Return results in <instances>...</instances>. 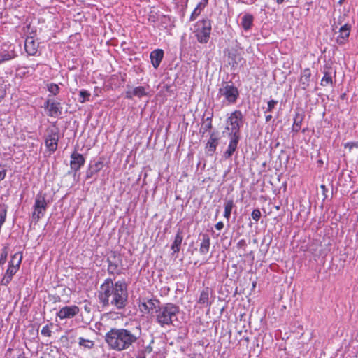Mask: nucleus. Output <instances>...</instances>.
Listing matches in <instances>:
<instances>
[{"label":"nucleus","mask_w":358,"mask_h":358,"mask_svg":"<svg viewBox=\"0 0 358 358\" xmlns=\"http://www.w3.org/2000/svg\"><path fill=\"white\" fill-rule=\"evenodd\" d=\"M98 298L103 307L113 306L121 310L128 303L127 285L123 280L113 282L111 278H108L100 286Z\"/></svg>","instance_id":"obj_1"},{"label":"nucleus","mask_w":358,"mask_h":358,"mask_svg":"<svg viewBox=\"0 0 358 358\" xmlns=\"http://www.w3.org/2000/svg\"><path fill=\"white\" fill-rule=\"evenodd\" d=\"M141 336V327L129 329L111 328L105 335V341L110 350L122 352L131 350Z\"/></svg>","instance_id":"obj_2"},{"label":"nucleus","mask_w":358,"mask_h":358,"mask_svg":"<svg viewBox=\"0 0 358 358\" xmlns=\"http://www.w3.org/2000/svg\"><path fill=\"white\" fill-rule=\"evenodd\" d=\"M243 115L241 110H236L232 112L226 120L224 131L227 132L229 143L224 156L226 159L230 158L238 148L241 138L240 129L243 124Z\"/></svg>","instance_id":"obj_3"},{"label":"nucleus","mask_w":358,"mask_h":358,"mask_svg":"<svg viewBox=\"0 0 358 358\" xmlns=\"http://www.w3.org/2000/svg\"><path fill=\"white\" fill-rule=\"evenodd\" d=\"M179 311V307L173 303L161 305L155 311L156 322L161 327H169L178 321Z\"/></svg>","instance_id":"obj_4"},{"label":"nucleus","mask_w":358,"mask_h":358,"mask_svg":"<svg viewBox=\"0 0 358 358\" xmlns=\"http://www.w3.org/2000/svg\"><path fill=\"white\" fill-rule=\"evenodd\" d=\"M217 96L223 98L222 101L223 105L230 106L237 102L240 92L232 82L223 81L219 85Z\"/></svg>","instance_id":"obj_5"},{"label":"nucleus","mask_w":358,"mask_h":358,"mask_svg":"<svg viewBox=\"0 0 358 358\" xmlns=\"http://www.w3.org/2000/svg\"><path fill=\"white\" fill-rule=\"evenodd\" d=\"M212 30V21L207 17L196 22L194 27V34L199 43L205 44L210 39Z\"/></svg>","instance_id":"obj_6"},{"label":"nucleus","mask_w":358,"mask_h":358,"mask_svg":"<svg viewBox=\"0 0 358 358\" xmlns=\"http://www.w3.org/2000/svg\"><path fill=\"white\" fill-rule=\"evenodd\" d=\"M108 268L107 271L109 275L114 277L124 273V265L122 256L115 252L111 251L107 257Z\"/></svg>","instance_id":"obj_7"},{"label":"nucleus","mask_w":358,"mask_h":358,"mask_svg":"<svg viewBox=\"0 0 358 358\" xmlns=\"http://www.w3.org/2000/svg\"><path fill=\"white\" fill-rule=\"evenodd\" d=\"M46 194L41 192L36 196L31 215L32 221L35 223H37L45 214L49 203V201L46 200Z\"/></svg>","instance_id":"obj_8"},{"label":"nucleus","mask_w":358,"mask_h":358,"mask_svg":"<svg viewBox=\"0 0 358 358\" xmlns=\"http://www.w3.org/2000/svg\"><path fill=\"white\" fill-rule=\"evenodd\" d=\"M22 259V256L20 253H15L12 256L11 260L9 262L8 268L1 281V285L6 286L10 283L13 276L16 273L20 267Z\"/></svg>","instance_id":"obj_9"},{"label":"nucleus","mask_w":358,"mask_h":358,"mask_svg":"<svg viewBox=\"0 0 358 358\" xmlns=\"http://www.w3.org/2000/svg\"><path fill=\"white\" fill-rule=\"evenodd\" d=\"M16 46L13 43H4L0 50V64L17 57Z\"/></svg>","instance_id":"obj_10"},{"label":"nucleus","mask_w":358,"mask_h":358,"mask_svg":"<svg viewBox=\"0 0 358 358\" xmlns=\"http://www.w3.org/2000/svg\"><path fill=\"white\" fill-rule=\"evenodd\" d=\"M45 139V146L50 152H55L57 148L59 141V131L57 128L50 129L47 131Z\"/></svg>","instance_id":"obj_11"},{"label":"nucleus","mask_w":358,"mask_h":358,"mask_svg":"<svg viewBox=\"0 0 358 358\" xmlns=\"http://www.w3.org/2000/svg\"><path fill=\"white\" fill-rule=\"evenodd\" d=\"M322 73L324 74L320 85L322 86H328L334 85V79L336 78V69L332 67L331 64L326 63L323 66Z\"/></svg>","instance_id":"obj_12"},{"label":"nucleus","mask_w":358,"mask_h":358,"mask_svg":"<svg viewBox=\"0 0 358 358\" xmlns=\"http://www.w3.org/2000/svg\"><path fill=\"white\" fill-rule=\"evenodd\" d=\"M79 308L76 306H64L56 314L60 320L72 318L78 314Z\"/></svg>","instance_id":"obj_13"},{"label":"nucleus","mask_w":358,"mask_h":358,"mask_svg":"<svg viewBox=\"0 0 358 358\" xmlns=\"http://www.w3.org/2000/svg\"><path fill=\"white\" fill-rule=\"evenodd\" d=\"M44 108L48 110V115L53 117H58L62 114V107L59 102L47 100L44 104Z\"/></svg>","instance_id":"obj_14"},{"label":"nucleus","mask_w":358,"mask_h":358,"mask_svg":"<svg viewBox=\"0 0 358 358\" xmlns=\"http://www.w3.org/2000/svg\"><path fill=\"white\" fill-rule=\"evenodd\" d=\"M85 159L83 155L76 151L71 155L70 166L73 171H78L85 164Z\"/></svg>","instance_id":"obj_15"},{"label":"nucleus","mask_w":358,"mask_h":358,"mask_svg":"<svg viewBox=\"0 0 358 358\" xmlns=\"http://www.w3.org/2000/svg\"><path fill=\"white\" fill-rule=\"evenodd\" d=\"M212 296L213 291L210 288L206 287L201 291L197 303L205 307L210 306L212 303Z\"/></svg>","instance_id":"obj_16"},{"label":"nucleus","mask_w":358,"mask_h":358,"mask_svg":"<svg viewBox=\"0 0 358 358\" xmlns=\"http://www.w3.org/2000/svg\"><path fill=\"white\" fill-rule=\"evenodd\" d=\"M351 25L349 24H345L341 26L338 30V35L336 37V42L340 45L345 44L351 31Z\"/></svg>","instance_id":"obj_17"},{"label":"nucleus","mask_w":358,"mask_h":358,"mask_svg":"<svg viewBox=\"0 0 358 358\" xmlns=\"http://www.w3.org/2000/svg\"><path fill=\"white\" fill-rule=\"evenodd\" d=\"M147 95V90L145 87L143 86H138L134 88H131L127 90L125 92V98L127 99H132L135 96L141 99Z\"/></svg>","instance_id":"obj_18"},{"label":"nucleus","mask_w":358,"mask_h":358,"mask_svg":"<svg viewBox=\"0 0 358 358\" xmlns=\"http://www.w3.org/2000/svg\"><path fill=\"white\" fill-rule=\"evenodd\" d=\"M199 239L201 243L199 245V252L201 255H204L208 254L210 246V238L208 234H200Z\"/></svg>","instance_id":"obj_19"},{"label":"nucleus","mask_w":358,"mask_h":358,"mask_svg":"<svg viewBox=\"0 0 358 358\" xmlns=\"http://www.w3.org/2000/svg\"><path fill=\"white\" fill-rule=\"evenodd\" d=\"M38 44L32 36H27L24 42V49L29 55H36L38 52Z\"/></svg>","instance_id":"obj_20"},{"label":"nucleus","mask_w":358,"mask_h":358,"mask_svg":"<svg viewBox=\"0 0 358 358\" xmlns=\"http://www.w3.org/2000/svg\"><path fill=\"white\" fill-rule=\"evenodd\" d=\"M164 57V51L162 49H156L150 52V58L155 69H157Z\"/></svg>","instance_id":"obj_21"},{"label":"nucleus","mask_w":358,"mask_h":358,"mask_svg":"<svg viewBox=\"0 0 358 358\" xmlns=\"http://www.w3.org/2000/svg\"><path fill=\"white\" fill-rule=\"evenodd\" d=\"M311 71L309 68H306L301 71L299 83L303 90H306L310 85Z\"/></svg>","instance_id":"obj_22"},{"label":"nucleus","mask_w":358,"mask_h":358,"mask_svg":"<svg viewBox=\"0 0 358 358\" xmlns=\"http://www.w3.org/2000/svg\"><path fill=\"white\" fill-rule=\"evenodd\" d=\"M217 145L218 138L215 133H212L206 145V149L209 155H212L215 152Z\"/></svg>","instance_id":"obj_23"},{"label":"nucleus","mask_w":358,"mask_h":358,"mask_svg":"<svg viewBox=\"0 0 358 358\" xmlns=\"http://www.w3.org/2000/svg\"><path fill=\"white\" fill-rule=\"evenodd\" d=\"M183 240L182 231L181 229H178L173 243L171 244V248L173 250V253H178L180 250V246Z\"/></svg>","instance_id":"obj_24"},{"label":"nucleus","mask_w":358,"mask_h":358,"mask_svg":"<svg viewBox=\"0 0 358 358\" xmlns=\"http://www.w3.org/2000/svg\"><path fill=\"white\" fill-rule=\"evenodd\" d=\"M102 164L101 162H97L94 164H90L86 171V180L92 178L95 174L100 171Z\"/></svg>","instance_id":"obj_25"},{"label":"nucleus","mask_w":358,"mask_h":358,"mask_svg":"<svg viewBox=\"0 0 358 358\" xmlns=\"http://www.w3.org/2000/svg\"><path fill=\"white\" fill-rule=\"evenodd\" d=\"M253 22V15L249 13H246L241 17V25L245 31H248L252 27Z\"/></svg>","instance_id":"obj_26"},{"label":"nucleus","mask_w":358,"mask_h":358,"mask_svg":"<svg viewBox=\"0 0 358 358\" xmlns=\"http://www.w3.org/2000/svg\"><path fill=\"white\" fill-rule=\"evenodd\" d=\"M303 117L304 115L303 114L299 113L295 114L292 125V132L297 134L300 131Z\"/></svg>","instance_id":"obj_27"},{"label":"nucleus","mask_w":358,"mask_h":358,"mask_svg":"<svg viewBox=\"0 0 358 358\" xmlns=\"http://www.w3.org/2000/svg\"><path fill=\"white\" fill-rule=\"evenodd\" d=\"M140 310L143 313H150L155 308L154 300L148 299L146 301L141 303Z\"/></svg>","instance_id":"obj_28"},{"label":"nucleus","mask_w":358,"mask_h":358,"mask_svg":"<svg viewBox=\"0 0 358 358\" xmlns=\"http://www.w3.org/2000/svg\"><path fill=\"white\" fill-rule=\"evenodd\" d=\"M78 345L85 350L92 349L94 346V342L90 339H85L83 337L78 338Z\"/></svg>","instance_id":"obj_29"},{"label":"nucleus","mask_w":358,"mask_h":358,"mask_svg":"<svg viewBox=\"0 0 358 358\" xmlns=\"http://www.w3.org/2000/svg\"><path fill=\"white\" fill-rule=\"evenodd\" d=\"M224 217L227 219L230 217L231 210L234 206V201L232 199L227 200L224 202Z\"/></svg>","instance_id":"obj_30"},{"label":"nucleus","mask_w":358,"mask_h":358,"mask_svg":"<svg viewBox=\"0 0 358 358\" xmlns=\"http://www.w3.org/2000/svg\"><path fill=\"white\" fill-rule=\"evenodd\" d=\"M212 118L213 115H211L210 117H206L205 120H203L202 123L201 129L203 130V134L208 131L210 130L213 127L212 124Z\"/></svg>","instance_id":"obj_31"},{"label":"nucleus","mask_w":358,"mask_h":358,"mask_svg":"<svg viewBox=\"0 0 358 358\" xmlns=\"http://www.w3.org/2000/svg\"><path fill=\"white\" fill-rule=\"evenodd\" d=\"M79 99L78 101L81 103H85L86 101H90V98L91 96V94L86 90H81L79 92Z\"/></svg>","instance_id":"obj_32"},{"label":"nucleus","mask_w":358,"mask_h":358,"mask_svg":"<svg viewBox=\"0 0 358 358\" xmlns=\"http://www.w3.org/2000/svg\"><path fill=\"white\" fill-rule=\"evenodd\" d=\"M154 343V340H151L150 343L146 345L143 346V348H141L138 350L137 352H138L141 355H143L145 356L147 354H150L152 352L153 348L152 347V344Z\"/></svg>","instance_id":"obj_33"},{"label":"nucleus","mask_w":358,"mask_h":358,"mask_svg":"<svg viewBox=\"0 0 358 358\" xmlns=\"http://www.w3.org/2000/svg\"><path fill=\"white\" fill-rule=\"evenodd\" d=\"M278 101L277 100L271 99L267 102V107H263L262 109L264 110V113H270L273 112V109L275 108Z\"/></svg>","instance_id":"obj_34"},{"label":"nucleus","mask_w":358,"mask_h":358,"mask_svg":"<svg viewBox=\"0 0 358 358\" xmlns=\"http://www.w3.org/2000/svg\"><path fill=\"white\" fill-rule=\"evenodd\" d=\"M53 327V324L50 323L44 326L41 329V334L46 337H50L52 335L51 328Z\"/></svg>","instance_id":"obj_35"},{"label":"nucleus","mask_w":358,"mask_h":358,"mask_svg":"<svg viewBox=\"0 0 358 358\" xmlns=\"http://www.w3.org/2000/svg\"><path fill=\"white\" fill-rule=\"evenodd\" d=\"M8 247L5 246L1 250V255H0V266L3 265L7 259L8 257Z\"/></svg>","instance_id":"obj_36"},{"label":"nucleus","mask_w":358,"mask_h":358,"mask_svg":"<svg viewBox=\"0 0 358 358\" xmlns=\"http://www.w3.org/2000/svg\"><path fill=\"white\" fill-rule=\"evenodd\" d=\"M48 90L54 95H56L59 92V87L57 84L50 83L48 85Z\"/></svg>","instance_id":"obj_37"},{"label":"nucleus","mask_w":358,"mask_h":358,"mask_svg":"<svg viewBox=\"0 0 358 358\" xmlns=\"http://www.w3.org/2000/svg\"><path fill=\"white\" fill-rule=\"evenodd\" d=\"M7 215V210L6 207L0 209V227H2L3 223L6 221Z\"/></svg>","instance_id":"obj_38"},{"label":"nucleus","mask_w":358,"mask_h":358,"mask_svg":"<svg viewBox=\"0 0 358 358\" xmlns=\"http://www.w3.org/2000/svg\"><path fill=\"white\" fill-rule=\"evenodd\" d=\"M203 10L201 8H199L198 6L194 8L193 12L191 14L190 16V21H194L196 20V18L201 14V11Z\"/></svg>","instance_id":"obj_39"},{"label":"nucleus","mask_w":358,"mask_h":358,"mask_svg":"<svg viewBox=\"0 0 358 358\" xmlns=\"http://www.w3.org/2000/svg\"><path fill=\"white\" fill-rule=\"evenodd\" d=\"M6 94V90L3 87V80L0 78V102L3 100Z\"/></svg>","instance_id":"obj_40"},{"label":"nucleus","mask_w":358,"mask_h":358,"mask_svg":"<svg viewBox=\"0 0 358 358\" xmlns=\"http://www.w3.org/2000/svg\"><path fill=\"white\" fill-rule=\"evenodd\" d=\"M252 218L255 221L258 222L261 217V212L257 208L254 209L251 213Z\"/></svg>","instance_id":"obj_41"},{"label":"nucleus","mask_w":358,"mask_h":358,"mask_svg":"<svg viewBox=\"0 0 358 358\" xmlns=\"http://www.w3.org/2000/svg\"><path fill=\"white\" fill-rule=\"evenodd\" d=\"M344 147L345 148H348L349 149V151H351V150L354 148V147H356L357 148L358 147V144L356 143H352V142H348L347 143L345 144Z\"/></svg>","instance_id":"obj_42"},{"label":"nucleus","mask_w":358,"mask_h":358,"mask_svg":"<svg viewBox=\"0 0 358 358\" xmlns=\"http://www.w3.org/2000/svg\"><path fill=\"white\" fill-rule=\"evenodd\" d=\"M246 246H247V243H246L245 240H244V239H241V240L238 242V243H237V247H238V248H242V249H243L244 250H245V247H246Z\"/></svg>","instance_id":"obj_43"},{"label":"nucleus","mask_w":358,"mask_h":358,"mask_svg":"<svg viewBox=\"0 0 358 358\" xmlns=\"http://www.w3.org/2000/svg\"><path fill=\"white\" fill-rule=\"evenodd\" d=\"M208 2V0H201L197 4V6H199V8H201L202 10H203L205 8V7L207 6Z\"/></svg>","instance_id":"obj_44"},{"label":"nucleus","mask_w":358,"mask_h":358,"mask_svg":"<svg viewBox=\"0 0 358 358\" xmlns=\"http://www.w3.org/2000/svg\"><path fill=\"white\" fill-rule=\"evenodd\" d=\"M215 227L217 230H221L224 227V223L222 221H220L215 225Z\"/></svg>","instance_id":"obj_45"},{"label":"nucleus","mask_w":358,"mask_h":358,"mask_svg":"<svg viewBox=\"0 0 358 358\" xmlns=\"http://www.w3.org/2000/svg\"><path fill=\"white\" fill-rule=\"evenodd\" d=\"M272 117H273L271 114L266 115V116H265L266 122H270L271 120Z\"/></svg>","instance_id":"obj_46"},{"label":"nucleus","mask_w":358,"mask_h":358,"mask_svg":"<svg viewBox=\"0 0 358 358\" xmlns=\"http://www.w3.org/2000/svg\"><path fill=\"white\" fill-rule=\"evenodd\" d=\"M320 188L322 189L323 194H325V192L327 190L326 186L324 185H321Z\"/></svg>","instance_id":"obj_47"},{"label":"nucleus","mask_w":358,"mask_h":358,"mask_svg":"<svg viewBox=\"0 0 358 358\" xmlns=\"http://www.w3.org/2000/svg\"><path fill=\"white\" fill-rule=\"evenodd\" d=\"M136 358H145V356H144L143 355H141L138 352H137V355H136Z\"/></svg>","instance_id":"obj_48"},{"label":"nucleus","mask_w":358,"mask_h":358,"mask_svg":"<svg viewBox=\"0 0 358 358\" xmlns=\"http://www.w3.org/2000/svg\"><path fill=\"white\" fill-rule=\"evenodd\" d=\"M276 1L278 4H281L284 1V0H276Z\"/></svg>","instance_id":"obj_49"},{"label":"nucleus","mask_w":358,"mask_h":358,"mask_svg":"<svg viewBox=\"0 0 358 358\" xmlns=\"http://www.w3.org/2000/svg\"><path fill=\"white\" fill-rule=\"evenodd\" d=\"M302 131H303V133H305L306 129H303Z\"/></svg>","instance_id":"obj_50"},{"label":"nucleus","mask_w":358,"mask_h":358,"mask_svg":"<svg viewBox=\"0 0 358 358\" xmlns=\"http://www.w3.org/2000/svg\"><path fill=\"white\" fill-rule=\"evenodd\" d=\"M18 358H20V357H18Z\"/></svg>","instance_id":"obj_51"}]
</instances>
